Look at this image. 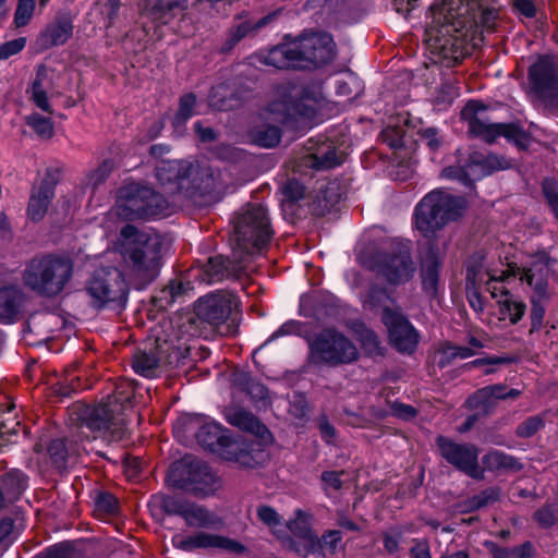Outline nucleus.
<instances>
[{"instance_id": "obj_1", "label": "nucleus", "mask_w": 558, "mask_h": 558, "mask_svg": "<svg viewBox=\"0 0 558 558\" xmlns=\"http://www.w3.org/2000/svg\"><path fill=\"white\" fill-rule=\"evenodd\" d=\"M497 0H440L432 8L426 44L432 61L450 68L470 49L484 40V32L494 29L498 17Z\"/></svg>"}, {"instance_id": "obj_2", "label": "nucleus", "mask_w": 558, "mask_h": 558, "mask_svg": "<svg viewBox=\"0 0 558 558\" xmlns=\"http://www.w3.org/2000/svg\"><path fill=\"white\" fill-rule=\"evenodd\" d=\"M336 57V44L326 32L304 33L269 50L255 52L251 60L276 69H315Z\"/></svg>"}, {"instance_id": "obj_3", "label": "nucleus", "mask_w": 558, "mask_h": 558, "mask_svg": "<svg viewBox=\"0 0 558 558\" xmlns=\"http://www.w3.org/2000/svg\"><path fill=\"white\" fill-rule=\"evenodd\" d=\"M124 242L121 254L129 275L140 284L151 282L161 266L162 239L159 234L140 231L132 225L121 229Z\"/></svg>"}, {"instance_id": "obj_4", "label": "nucleus", "mask_w": 558, "mask_h": 558, "mask_svg": "<svg viewBox=\"0 0 558 558\" xmlns=\"http://www.w3.org/2000/svg\"><path fill=\"white\" fill-rule=\"evenodd\" d=\"M233 255L239 263H245L250 256L262 252L272 235L267 209L258 204L242 208L233 219Z\"/></svg>"}, {"instance_id": "obj_5", "label": "nucleus", "mask_w": 558, "mask_h": 558, "mask_svg": "<svg viewBox=\"0 0 558 558\" xmlns=\"http://www.w3.org/2000/svg\"><path fill=\"white\" fill-rule=\"evenodd\" d=\"M69 280L70 258L59 254L36 255L22 272L24 287L44 298L59 295Z\"/></svg>"}, {"instance_id": "obj_6", "label": "nucleus", "mask_w": 558, "mask_h": 558, "mask_svg": "<svg viewBox=\"0 0 558 558\" xmlns=\"http://www.w3.org/2000/svg\"><path fill=\"white\" fill-rule=\"evenodd\" d=\"M465 208L466 202L463 197L432 191L415 207V228L424 238L429 239L449 221L461 217Z\"/></svg>"}, {"instance_id": "obj_7", "label": "nucleus", "mask_w": 558, "mask_h": 558, "mask_svg": "<svg viewBox=\"0 0 558 558\" xmlns=\"http://www.w3.org/2000/svg\"><path fill=\"white\" fill-rule=\"evenodd\" d=\"M371 270L391 284H402L412 279L416 266L411 254V242L393 240L364 262Z\"/></svg>"}, {"instance_id": "obj_8", "label": "nucleus", "mask_w": 558, "mask_h": 558, "mask_svg": "<svg viewBox=\"0 0 558 558\" xmlns=\"http://www.w3.org/2000/svg\"><path fill=\"white\" fill-rule=\"evenodd\" d=\"M307 362L315 366H339L357 360L356 345L336 329H324L307 340Z\"/></svg>"}, {"instance_id": "obj_9", "label": "nucleus", "mask_w": 558, "mask_h": 558, "mask_svg": "<svg viewBox=\"0 0 558 558\" xmlns=\"http://www.w3.org/2000/svg\"><path fill=\"white\" fill-rule=\"evenodd\" d=\"M167 209L166 198L147 185L130 182L118 190L117 211L123 219L165 215Z\"/></svg>"}, {"instance_id": "obj_10", "label": "nucleus", "mask_w": 558, "mask_h": 558, "mask_svg": "<svg viewBox=\"0 0 558 558\" xmlns=\"http://www.w3.org/2000/svg\"><path fill=\"white\" fill-rule=\"evenodd\" d=\"M75 413L81 426H86L93 432L100 433L105 438L119 441L126 434V420L123 405L114 398L108 403L97 407H85L74 403Z\"/></svg>"}, {"instance_id": "obj_11", "label": "nucleus", "mask_w": 558, "mask_h": 558, "mask_svg": "<svg viewBox=\"0 0 558 558\" xmlns=\"http://www.w3.org/2000/svg\"><path fill=\"white\" fill-rule=\"evenodd\" d=\"M461 119L468 123L469 132L486 143L504 136L519 147L527 144L526 133L514 123H494L486 117V108L478 101H469L461 110Z\"/></svg>"}, {"instance_id": "obj_12", "label": "nucleus", "mask_w": 558, "mask_h": 558, "mask_svg": "<svg viewBox=\"0 0 558 558\" xmlns=\"http://www.w3.org/2000/svg\"><path fill=\"white\" fill-rule=\"evenodd\" d=\"M317 98L293 84H282L277 97L266 108L267 118L283 123L299 117L310 118L316 110Z\"/></svg>"}, {"instance_id": "obj_13", "label": "nucleus", "mask_w": 558, "mask_h": 558, "mask_svg": "<svg viewBox=\"0 0 558 558\" xmlns=\"http://www.w3.org/2000/svg\"><path fill=\"white\" fill-rule=\"evenodd\" d=\"M94 306L125 305L129 289L123 274L116 267H101L94 271L86 287Z\"/></svg>"}, {"instance_id": "obj_14", "label": "nucleus", "mask_w": 558, "mask_h": 558, "mask_svg": "<svg viewBox=\"0 0 558 558\" xmlns=\"http://www.w3.org/2000/svg\"><path fill=\"white\" fill-rule=\"evenodd\" d=\"M381 298L389 303V305L383 304L381 319L388 329L391 343L400 352H412L417 344L415 329L384 290H373L371 292V302L374 306L380 302Z\"/></svg>"}, {"instance_id": "obj_15", "label": "nucleus", "mask_w": 558, "mask_h": 558, "mask_svg": "<svg viewBox=\"0 0 558 558\" xmlns=\"http://www.w3.org/2000/svg\"><path fill=\"white\" fill-rule=\"evenodd\" d=\"M198 444L213 452H219L225 459L242 466L253 465V458L245 444L231 440L223 434L221 426L215 422L203 423L195 434Z\"/></svg>"}, {"instance_id": "obj_16", "label": "nucleus", "mask_w": 558, "mask_h": 558, "mask_svg": "<svg viewBox=\"0 0 558 558\" xmlns=\"http://www.w3.org/2000/svg\"><path fill=\"white\" fill-rule=\"evenodd\" d=\"M509 167L510 162L501 156L473 151L463 163L460 161L458 166L445 168L442 177L458 180L464 185L471 186L475 180Z\"/></svg>"}, {"instance_id": "obj_17", "label": "nucleus", "mask_w": 558, "mask_h": 558, "mask_svg": "<svg viewBox=\"0 0 558 558\" xmlns=\"http://www.w3.org/2000/svg\"><path fill=\"white\" fill-rule=\"evenodd\" d=\"M439 456L451 466L474 480L484 478V469L478 463V448L470 442H458L449 437H436Z\"/></svg>"}, {"instance_id": "obj_18", "label": "nucleus", "mask_w": 558, "mask_h": 558, "mask_svg": "<svg viewBox=\"0 0 558 558\" xmlns=\"http://www.w3.org/2000/svg\"><path fill=\"white\" fill-rule=\"evenodd\" d=\"M168 480L171 485L179 488L191 485L196 494L204 496L215 493L220 487L217 476L206 464L201 463L189 470L181 463H174L170 469Z\"/></svg>"}, {"instance_id": "obj_19", "label": "nucleus", "mask_w": 558, "mask_h": 558, "mask_svg": "<svg viewBox=\"0 0 558 558\" xmlns=\"http://www.w3.org/2000/svg\"><path fill=\"white\" fill-rule=\"evenodd\" d=\"M238 305V299L233 293L218 290L198 299L195 314L202 322L217 327L227 322Z\"/></svg>"}, {"instance_id": "obj_20", "label": "nucleus", "mask_w": 558, "mask_h": 558, "mask_svg": "<svg viewBox=\"0 0 558 558\" xmlns=\"http://www.w3.org/2000/svg\"><path fill=\"white\" fill-rule=\"evenodd\" d=\"M175 548L192 551L195 549L220 548L230 553H243L244 546L231 538L207 532H197L192 535L177 534L172 537Z\"/></svg>"}, {"instance_id": "obj_21", "label": "nucleus", "mask_w": 558, "mask_h": 558, "mask_svg": "<svg viewBox=\"0 0 558 558\" xmlns=\"http://www.w3.org/2000/svg\"><path fill=\"white\" fill-rule=\"evenodd\" d=\"M57 181L48 172L41 182L33 187L27 205V216L32 221L38 222L44 219L51 199L54 197Z\"/></svg>"}, {"instance_id": "obj_22", "label": "nucleus", "mask_w": 558, "mask_h": 558, "mask_svg": "<svg viewBox=\"0 0 558 558\" xmlns=\"http://www.w3.org/2000/svg\"><path fill=\"white\" fill-rule=\"evenodd\" d=\"M28 476L20 469L0 475V510L19 501L28 487Z\"/></svg>"}, {"instance_id": "obj_23", "label": "nucleus", "mask_w": 558, "mask_h": 558, "mask_svg": "<svg viewBox=\"0 0 558 558\" xmlns=\"http://www.w3.org/2000/svg\"><path fill=\"white\" fill-rule=\"evenodd\" d=\"M155 172L156 179L160 184L175 183L178 189H183L184 180L189 179L195 172V168L186 161L160 160L155 167Z\"/></svg>"}, {"instance_id": "obj_24", "label": "nucleus", "mask_w": 558, "mask_h": 558, "mask_svg": "<svg viewBox=\"0 0 558 558\" xmlns=\"http://www.w3.org/2000/svg\"><path fill=\"white\" fill-rule=\"evenodd\" d=\"M70 19L66 14H60L49 23L38 35L36 46L39 50L63 45L69 38Z\"/></svg>"}, {"instance_id": "obj_25", "label": "nucleus", "mask_w": 558, "mask_h": 558, "mask_svg": "<svg viewBox=\"0 0 558 558\" xmlns=\"http://www.w3.org/2000/svg\"><path fill=\"white\" fill-rule=\"evenodd\" d=\"M232 256L234 255L232 254ZM241 264L235 257L233 260L221 255L209 257L203 266L202 280L207 283L221 281L238 274L242 269Z\"/></svg>"}, {"instance_id": "obj_26", "label": "nucleus", "mask_w": 558, "mask_h": 558, "mask_svg": "<svg viewBox=\"0 0 558 558\" xmlns=\"http://www.w3.org/2000/svg\"><path fill=\"white\" fill-rule=\"evenodd\" d=\"M24 302L25 293L19 287L13 284L0 287V323H14Z\"/></svg>"}, {"instance_id": "obj_27", "label": "nucleus", "mask_w": 558, "mask_h": 558, "mask_svg": "<svg viewBox=\"0 0 558 558\" xmlns=\"http://www.w3.org/2000/svg\"><path fill=\"white\" fill-rule=\"evenodd\" d=\"M344 160V154L338 151L332 143L323 142L314 148L313 153L304 157L305 166L316 170H327L339 166Z\"/></svg>"}, {"instance_id": "obj_28", "label": "nucleus", "mask_w": 558, "mask_h": 558, "mask_svg": "<svg viewBox=\"0 0 558 558\" xmlns=\"http://www.w3.org/2000/svg\"><path fill=\"white\" fill-rule=\"evenodd\" d=\"M440 263L441 257L438 248L429 245L422 257L421 277L424 291L430 295H435L437 291Z\"/></svg>"}, {"instance_id": "obj_29", "label": "nucleus", "mask_w": 558, "mask_h": 558, "mask_svg": "<svg viewBox=\"0 0 558 558\" xmlns=\"http://www.w3.org/2000/svg\"><path fill=\"white\" fill-rule=\"evenodd\" d=\"M502 389L504 384L483 387L468 398L466 404L472 410L487 414L495 409L497 401L500 400L499 393Z\"/></svg>"}, {"instance_id": "obj_30", "label": "nucleus", "mask_w": 558, "mask_h": 558, "mask_svg": "<svg viewBox=\"0 0 558 558\" xmlns=\"http://www.w3.org/2000/svg\"><path fill=\"white\" fill-rule=\"evenodd\" d=\"M547 272L548 268L543 263H536L527 269L511 267V275L514 277L519 276L521 280H525L534 289L538 298H543L546 294Z\"/></svg>"}, {"instance_id": "obj_31", "label": "nucleus", "mask_w": 558, "mask_h": 558, "mask_svg": "<svg viewBox=\"0 0 558 558\" xmlns=\"http://www.w3.org/2000/svg\"><path fill=\"white\" fill-rule=\"evenodd\" d=\"M184 9L181 0H151L143 12L151 21L159 24H168L175 17V9Z\"/></svg>"}, {"instance_id": "obj_32", "label": "nucleus", "mask_w": 558, "mask_h": 558, "mask_svg": "<svg viewBox=\"0 0 558 558\" xmlns=\"http://www.w3.org/2000/svg\"><path fill=\"white\" fill-rule=\"evenodd\" d=\"M50 465L60 474L68 473L69 441L66 436L51 438L46 447Z\"/></svg>"}, {"instance_id": "obj_33", "label": "nucleus", "mask_w": 558, "mask_h": 558, "mask_svg": "<svg viewBox=\"0 0 558 558\" xmlns=\"http://www.w3.org/2000/svg\"><path fill=\"white\" fill-rule=\"evenodd\" d=\"M530 80L538 89L553 87L556 81V68L549 57H542L530 68Z\"/></svg>"}, {"instance_id": "obj_34", "label": "nucleus", "mask_w": 558, "mask_h": 558, "mask_svg": "<svg viewBox=\"0 0 558 558\" xmlns=\"http://www.w3.org/2000/svg\"><path fill=\"white\" fill-rule=\"evenodd\" d=\"M278 15V12L269 13L256 22L243 21L232 27L229 32L227 44L229 47L235 46L241 39L256 34L259 29L270 24Z\"/></svg>"}, {"instance_id": "obj_35", "label": "nucleus", "mask_w": 558, "mask_h": 558, "mask_svg": "<svg viewBox=\"0 0 558 558\" xmlns=\"http://www.w3.org/2000/svg\"><path fill=\"white\" fill-rule=\"evenodd\" d=\"M183 519L187 526L199 529L216 527L219 520L218 518L203 506L189 502Z\"/></svg>"}, {"instance_id": "obj_36", "label": "nucleus", "mask_w": 558, "mask_h": 558, "mask_svg": "<svg viewBox=\"0 0 558 558\" xmlns=\"http://www.w3.org/2000/svg\"><path fill=\"white\" fill-rule=\"evenodd\" d=\"M227 421L242 430L250 432L258 436H262L266 432L265 425H263L251 412L243 409H230L227 412Z\"/></svg>"}, {"instance_id": "obj_37", "label": "nucleus", "mask_w": 558, "mask_h": 558, "mask_svg": "<svg viewBox=\"0 0 558 558\" xmlns=\"http://www.w3.org/2000/svg\"><path fill=\"white\" fill-rule=\"evenodd\" d=\"M47 77V69L45 65H39L36 70V77L31 87L26 90L29 95V100L40 110L52 113L51 106L47 97V89L44 86V81Z\"/></svg>"}, {"instance_id": "obj_38", "label": "nucleus", "mask_w": 558, "mask_h": 558, "mask_svg": "<svg viewBox=\"0 0 558 558\" xmlns=\"http://www.w3.org/2000/svg\"><path fill=\"white\" fill-rule=\"evenodd\" d=\"M132 366L136 374L148 378L158 376L160 371L159 357L155 350L136 351L133 355Z\"/></svg>"}, {"instance_id": "obj_39", "label": "nucleus", "mask_w": 558, "mask_h": 558, "mask_svg": "<svg viewBox=\"0 0 558 558\" xmlns=\"http://www.w3.org/2000/svg\"><path fill=\"white\" fill-rule=\"evenodd\" d=\"M484 546L493 558H534L535 550L530 542L513 548L500 547L496 543L487 541Z\"/></svg>"}, {"instance_id": "obj_40", "label": "nucleus", "mask_w": 558, "mask_h": 558, "mask_svg": "<svg viewBox=\"0 0 558 558\" xmlns=\"http://www.w3.org/2000/svg\"><path fill=\"white\" fill-rule=\"evenodd\" d=\"M483 464L489 471L513 470L519 471L522 464L512 456L499 450L488 451L482 459Z\"/></svg>"}, {"instance_id": "obj_41", "label": "nucleus", "mask_w": 558, "mask_h": 558, "mask_svg": "<svg viewBox=\"0 0 558 558\" xmlns=\"http://www.w3.org/2000/svg\"><path fill=\"white\" fill-rule=\"evenodd\" d=\"M488 272H496L484 266L483 256L475 254L466 265V287H481L488 279Z\"/></svg>"}, {"instance_id": "obj_42", "label": "nucleus", "mask_w": 558, "mask_h": 558, "mask_svg": "<svg viewBox=\"0 0 558 558\" xmlns=\"http://www.w3.org/2000/svg\"><path fill=\"white\" fill-rule=\"evenodd\" d=\"M252 136H253V141L257 145H259L262 147L270 148V147H274L277 144H279L280 138H281V131L276 125H266V126L256 128L253 131Z\"/></svg>"}, {"instance_id": "obj_43", "label": "nucleus", "mask_w": 558, "mask_h": 558, "mask_svg": "<svg viewBox=\"0 0 558 558\" xmlns=\"http://www.w3.org/2000/svg\"><path fill=\"white\" fill-rule=\"evenodd\" d=\"M24 121L41 138H50L53 135V124L49 117L33 112L24 117Z\"/></svg>"}, {"instance_id": "obj_44", "label": "nucleus", "mask_w": 558, "mask_h": 558, "mask_svg": "<svg viewBox=\"0 0 558 558\" xmlns=\"http://www.w3.org/2000/svg\"><path fill=\"white\" fill-rule=\"evenodd\" d=\"M258 519L266 524L279 538L283 537L284 523L277 511L269 506H260L257 508Z\"/></svg>"}, {"instance_id": "obj_45", "label": "nucleus", "mask_w": 558, "mask_h": 558, "mask_svg": "<svg viewBox=\"0 0 558 558\" xmlns=\"http://www.w3.org/2000/svg\"><path fill=\"white\" fill-rule=\"evenodd\" d=\"M234 383L240 386V388L247 392L252 397V399L260 400L266 398L267 389L264 385L258 381H255L250 375L245 373H241L235 376Z\"/></svg>"}, {"instance_id": "obj_46", "label": "nucleus", "mask_w": 558, "mask_h": 558, "mask_svg": "<svg viewBox=\"0 0 558 558\" xmlns=\"http://www.w3.org/2000/svg\"><path fill=\"white\" fill-rule=\"evenodd\" d=\"M196 104V97L193 94H186L180 98L179 109L173 119L175 130L183 128L186 121L193 116Z\"/></svg>"}, {"instance_id": "obj_47", "label": "nucleus", "mask_w": 558, "mask_h": 558, "mask_svg": "<svg viewBox=\"0 0 558 558\" xmlns=\"http://www.w3.org/2000/svg\"><path fill=\"white\" fill-rule=\"evenodd\" d=\"M288 529L295 537L300 539H310V545L316 543V536L313 535L308 524L303 517L302 512L296 511V518L290 520L284 524V529Z\"/></svg>"}, {"instance_id": "obj_48", "label": "nucleus", "mask_w": 558, "mask_h": 558, "mask_svg": "<svg viewBox=\"0 0 558 558\" xmlns=\"http://www.w3.org/2000/svg\"><path fill=\"white\" fill-rule=\"evenodd\" d=\"M511 275V267L509 266L508 270L501 271L500 274L496 272H488V279L485 281V289L487 292L490 293V295L494 299H497L498 296L506 295L507 291L504 286H501V282L508 279Z\"/></svg>"}, {"instance_id": "obj_49", "label": "nucleus", "mask_w": 558, "mask_h": 558, "mask_svg": "<svg viewBox=\"0 0 558 558\" xmlns=\"http://www.w3.org/2000/svg\"><path fill=\"white\" fill-rule=\"evenodd\" d=\"M458 96V88L453 83L447 82L441 85V87L437 90V94L434 98L435 107L438 110H446L456 97Z\"/></svg>"}, {"instance_id": "obj_50", "label": "nucleus", "mask_w": 558, "mask_h": 558, "mask_svg": "<svg viewBox=\"0 0 558 558\" xmlns=\"http://www.w3.org/2000/svg\"><path fill=\"white\" fill-rule=\"evenodd\" d=\"M118 500L110 493H98L95 498V511L101 515H113L118 512Z\"/></svg>"}, {"instance_id": "obj_51", "label": "nucleus", "mask_w": 558, "mask_h": 558, "mask_svg": "<svg viewBox=\"0 0 558 558\" xmlns=\"http://www.w3.org/2000/svg\"><path fill=\"white\" fill-rule=\"evenodd\" d=\"M342 533L338 530H330L323 534L322 538L316 537V546L333 555L341 547Z\"/></svg>"}, {"instance_id": "obj_52", "label": "nucleus", "mask_w": 558, "mask_h": 558, "mask_svg": "<svg viewBox=\"0 0 558 558\" xmlns=\"http://www.w3.org/2000/svg\"><path fill=\"white\" fill-rule=\"evenodd\" d=\"M34 10L35 0H19L13 21L15 26L19 28L27 25L33 16Z\"/></svg>"}, {"instance_id": "obj_53", "label": "nucleus", "mask_w": 558, "mask_h": 558, "mask_svg": "<svg viewBox=\"0 0 558 558\" xmlns=\"http://www.w3.org/2000/svg\"><path fill=\"white\" fill-rule=\"evenodd\" d=\"M360 341L363 350L369 355H378L381 353L380 341L377 335L367 328L360 331Z\"/></svg>"}, {"instance_id": "obj_54", "label": "nucleus", "mask_w": 558, "mask_h": 558, "mask_svg": "<svg viewBox=\"0 0 558 558\" xmlns=\"http://www.w3.org/2000/svg\"><path fill=\"white\" fill-rule=\"evenodd\" d=\"M501 312L504 315L508 316L512 324H517L525 313V304L521 301L505 299L501 303Z\"/></svg>"}, {"instance_id": "obj_55", "label": "nucleus", "mask_w": 558, "mask_h": 558, "mask_svg": "<svg viewBox=\"0 0 558 558\" xmlns=\"http://www.w3.org/2000/svg\"><path fill=\"white\" fill-rule=\"evenodd\" d=\"M544 426V421L541 416H530L517 427V435L522 438L532 437Z\"/></svg>"}, {"instance_id": "obj_56", "label": "nucleus", "mask_w": 558, "mask_h": 558, "mask_svg": "<svg viewBox=\"0 0 558 558\" xmlns=\"http://www.w3.org/2000/svg\"><path fill=\"white\" fill-rule=\"evenodd\" d=\"M499 488L489 487L481 492L478 495L473 496L470 499V505L474 509L485 507L489 504L495 502L499 497Z\"/></svg>"}, {"instance_id": "obj_57", "label": "nucleus", "mask_w": 558, "mask_h": 558, "mask_svg": "<svg viewBox=\"0 0 558 558\" xmlns=\"http://www.w3.org/2000/svg\"><path fill=\"white\" fill-rule=\"evenodd\" d=\"M342 474L343 472L337 471H325L322 473L320 480L323 482V489L327 495L338 492L342 487Z\"/></svg>"}, {"instance_id": "obj_58", "label": "nucleus", "mask_w": 558, "mask_h": 558, "mask_svg": "<svg viewBox=\"0 0 558 558\" xmlns=\"http://www.w3.org/2000/svg\"><path fill=\"white\" fill-rule=\"evenodd\" d=\"M534 518L539 525L549 527L558 521V508L546 505L534 513Z\"/></svg>"}, {"instance_id": "obj_59", "label": "nucleus", "mask_w": 558, "mask_h": 558, "mask_svg": "<svg viewBox=\"0 0 558 558\" xmlns=\"http://www.w3.org/2000/svg\"><path fill=\"white\" fill-rule=\"evenodd\" d=\"M26 38L19 37L0 45V60H7L20 53L26 46Z\"/></svg>"}, {"instance_id": "obj_60", "label": "nucleus", "mask_w": 558, "mask_h": 558, "mask_svg": "<svg viewBox=\"0 0 558 558\" xmlns=\"http://www.w3.org/2000/svg\"><path fill=\"white\" fill-rule=\"evenodd\" d=\"M543 193L544 196L554 211L555 216L558 218V185L554 180L546 179L543 182Z\"/></svg>"}, {"instance_id": "obj_61", "label": "nucleus", "mask_w": 558, "mask_h": 558, "mask_svg": "<svg viewBox=\"0 0 558 558\" xmlns=\"http://www.w3.org/2000/svg\"><path fill=\"white\" fill-rule=\"evenodd\" d=\"M189 502L181 498L166 497L162 499L161 507L166 513L183 518V512H185Z\"/></svg>"}, {"instance_id": "obj_62", "label": "nucleus", "mask_w": 558, "mask_h": 558, "mask_svg": "<svg viewBox=\"0 0 558 558\" xmlns=\"http://www.w3.org/2000/svg\"><path fill=\"white\" fill-rule=\"evenodd\" d=\"M35 558H70V543L61 542L48 547Z\"/></svg>"}, {"instance_id": "obj_63", "label": "nucleus", "mask_w": 558, "mask_h": 558, "mask_svg": "<svg viewBox=\"0 0 558 558\" xmlns=\"http://www.w3.org/2000/svg\"><path fill=\"white\" fill-rule=\"evenodd\" d=\"M282 193L289 201L296 202L304 196V186L296 180H288L282 187Z\"/></svg>"}, {"instance_id": "obj_64", "label": "nucleus", "mask_w": 558, "mask_h": 558, "mask_svg": "<svg viewBox=\"0 0 558 558\" xmlns=\"http://www.w3.org/2000/svg\"><path fill=\"white\" fill-rule=\"evenodd\" d=\"M545 315L544 307L539 304V302L535 301V299H532V310H531V329L530 332H534L539 330L543 324Z\"/></svg>"}]
</instances>
